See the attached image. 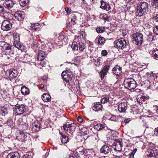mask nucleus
<instances>
[{
  "mask_svg": "<svg viewBox=\"0 0 158 158\" xmlns=\"http://www.w3.org/2000/svg\"><path fill=\"white\" fill-rule=\"evenodd\" d=\"M105 28L103 27H98L96 28V30L98 33H101L103 32L105 30Z\"/></svg>",
  "mask_w": 158,
  "mask_h": 158,
  "instance_id": "34",
  "label": "nucleus"
},
{
  "mask_svg": "<svg viewBox=\"0 0 158 158\" xmlns=\"http://www.w3.org/2000/svg\"><path fill=\"white\" fill-rule=\"evenodd\" d=\"M35 26L36 25H35V24H34V26H32V29L35 31H37L38 30V28L37 27H35Z\"/></svg>",
  "mask_w": 158,
  "mask_h": 158,
  "instance_id": "57",
  "label": "nucleus"
},
{
  "mask_svg": "<svg viewBox=\"0 0 158 158\" xmlns=\"http://www.w3.org/2000/svg\"><path fill=\"white\" fill-rule=\"evenodd\" d=\"M5 12V10L3 8V6H0V14L2 13H4Z\"/></svg>",
  "mask_w": 158,
  "mask_h": 158,
  "instance_id": "48",
  "label": "nucleus"
},
{
  "mask_svg": "<svg viewBox=\"0 0 158 158\" xmlns=\"http://www.w3.org/2000/svg\"><path fill=\"white\" fill-rule=\"evenodd\" d=\"M65 10L67 13H70L71 11V9L68 7H67L65 8Z\"/></svg>",
  "mask_w": 158,
  "mask_h": 158,
  "instance_id": "50",
  "label": "nucleus"
},
{
  "mask_svg": "<svg viewBox=\"0 0 158 158\" xmlns=\"http://www.w3.org/2000/svg\"><path fill=\"white\" fill-rule=\"evenodd\" d=\"M154 133L156 136H158V127L155 129Z\"/></svg>",
  "mask_w": 158,
  "mask_h": 158,
  "instance_id": "51",
  "label": "nucleus"
},
{
  "mask_svg": "<svg viewBox=\"0 0 158 158\" xmlns=\"http://www.w3.org/2000/svg\"><path fill=\"white\" fill-rule=\"evenodd\" d=\"M102 18L104 20L108 21H110L112 19L111 17L110 16H107L106 14L103 15Z\"/></svg>",
  "mask_w": 158,
  "mask_h": 158,
  "instance_id": "38",
  "label": "nucleus"
},
{
  "mask_svg": "<svg viewBox=\"0 0 158 158\" xmlns=\"http://www.w3.org/2000/svg\"><path fill=\"white\" fill-rule=\"evenodd\" d=\"M21 91L23 95L28 94L30 92L29 89L26 86L22 87L21 88Z\"/></svg>",
  "mask_w": 158,
  "mask_h": 158,
  "instance_id": "30",
  "label": "nucleus"
},
{
  "mask_svg": "<svg viewBox=\"0 0 158 158\" xmlns=\"http://www.w3.org/2000/svg\"><path fill=\"white\" fill-rule=\"evenodd\" d=\"M115 42L116 46L119 48H123L127 45L126 41L123 38L119 39Z\"/></svg>",
  "mask_w": 158,
  "mask_h": 158,
  "instance_id": "8",
  "label": "nucleus"
},
{
  "mask_svg": "<svg viewBox=\"0 0 158 158\" xmlns=\"http://www.w3.org/2000/svg\"><path fill=\"white\" fill-rule=\"evenodd\" d=\"M20 135H21L22 137L23 136V138H25V136H26L24 133L23 132L20 133Z\"/></svg>",
  "mask_w": 158,
  "mask_h": 158,
  "instance_id": "62",
  "label": "nucleus"
},
{
  "mask_svg": "<svg viewBox=\"0 0 158 158\" xmlns=\"http://www.w3.org/2000/svg\"><path fill=\"white\" fill-rule=\"evenodd\" d=\"M19 2L20 5L24 7L28 2V0H20Z\"/></svg>",
  "mask_w": 158,
  "mask_h": 158,
  "instance_id": "40",
  "label": "nucleus"
},
{
  "mask_svg": "<svg viewBox=\"0 0 158 158\" xmlns=\"http://www.w3.org/2000/svg\"><path fill=\"white\" fill-rule=\"evenodd\" d=\"M71 18H69L68 22L66 23V25L69 27H71L72 25H74L77 22V17L75 15L72 14L71 15Z\"/></svg>",
  "mask_w": 158,
  "mask_h": 158,
  "instance_id": "9",
  "label": "nucleus"
},
{
  "mask_svg": "<svg viewBox=\"0 0 158 158\" xmlns=\"http://www.w3.org/2000/svg\"><path fill=\"white\" fill-rule=\"evenodd\" d=\"M126 3L129 5H132L135 2L136 0H124Z\"/></svg>",
  "mask_w": 158,
  "mask_h": 158,
  "instance_id": "42",
  "label": "nucleus"
},
{
  "mask_svg": "<svg viewBox=\"0 0 158 158\" xmlns=\"http://www.w3.org/2000/svg\"><path fill=\"white\" fill-rule=\"evenodd\" d=\"M110 119L112 121H115L116 119V118L114 116H112L110 118Z\"/></svg>",
  "mask_w": 158,
  "mask_h": 158,
  "instance_id": "59",
  "label": "nucleus"
},
{
  "mask_svg": "<svg viewBox=\"0 0 158 158\" xmlns=\"http://www.w3.org/2000/svg\"><path fill=\"white\" fill-rule=\"evenodd\" d=\"M29 157L30 156L26 154L24 155L22 158H29Z\"/></svg>",
  "mask_w": 158,
  "mask_h": 158,
  "instance_id": "61",
  "label": "nucleus"
},
{
  "mask_svg": "<svg viewBox=\"0 0 158 158\" xmlns=\"http://www.w3.org/2000/svg\"><path fill=\"white\" fill-rule=\"evenodd\" d=\"M102 105L99 102H96L92 104V108L93 110L96 111H98L102 108Z\"/></svg>",
  "mask_w": 158,
  "mask_h": 158,
  "instance_id": "20",
  "label": "nucleus"
},
{
  "mask_svg": "<svg viewBox=\"0 0 158 158\" xmlns=\"http://www.w3.org/2000/svg\"><path fill=\"white\" fill-rule=\"evenodd\" d=\"M19 155L17 152H14L9 154L7 156V158H19Z\"/></svg>",
  "mask_w": 158,
  "mask_h": 158,
  "instance_id": "28",
  "label": "nucleus"
},
{
  "mask_svg": "<svg viewBox=\"0 0 158 158\" xmlns=\"http://www.w3.org/2000/svg\"><path fill=\"white\" fill-rule=\"evenodd\" d=\"M127 108V105L125 102H122L118 105V109L120 112H124Z\"/></svg>",
  "mask_w": 158,
  "mask_h": 158,
  "instance_id": "19",
  "label": "nucleus"
},
{
  "mask_svg": "<svg viewBox=\"0 0 158 158\" xmlns=\"http://www.w3.org/2000/svg\"><path fill=\"white\" fill-rule=\"evenodd\" d=\"M31 127L33 131L38 132L40 130V125L37 122H33L32 123Z\"/></svg>",
  "mask_w": 158,
  "mask_h": 158,
  "instance_id": "23",
  "label": "nucleus"
},
{
  "mask_svg": "<svg viewBox=\"0 0 158 158\" xmlns=\"http://www.w3.org/2000/svg\"><path fill=\"white\" fill-rule=\"evenodd\" d=\"M64 38V37L63 35H60L58 37V39L59 41H62Z\"/></svg>",
  "mask_w": 158,
  "mask_h": 158,
  "instance_id": "47",
  "label": "nucleus"
},
{
  "mask_svg": "<svg viewBox=\"0 0 158 158\" xmlns=\"http://www.w3.org/2000/svg\"><path fill=\"white\" fill-rule=\"evenodd\" d=\"M148 152V153L147 154L148 156L151 157L152 158H155V156L157 152V150L156 148L149 149Z\"/></svg>",
  "mask_w": 158,
  "mask_h": 158,
  "instance_id": "10",
  "label": "nucleus"
},
{
  "mask_svg": "<svg viewBox=\"0 0 158 158\" xmlns=\"http://www.w3.org/2000/svg\"><path fill=\"white\" fill-rule=\"evenodd\" d=\"M42 99L45 102H48L51 101V97L49 94L44 93L41 97Z\"/></svg>",
  "mask_w": 158,
  "mask_h": 158,
  "instance_id": "27",
  "label": "nucleus"
},
{
  "mask_svg": "<svg viewBox=\"0 0 158 158\" xmlns=\"http://www.w3.org/2000/svg\"><path fill=\"white\" fill-rule=\"evenodd\" d=\"M18 73L17 70L11 69L7 70L6 72V75L10 78H13L16 77Z\"/></svg>",
  "mask_w": 158,
  "mask_h": 158,
  "instance_id": "7",
  "label": "nucleus"
},
{
  "mask_svg": "<svg viewBox=\"0 0 158 158\" xmlns=\"http://www.w3.org/2000/svg\"><path fill=\"white\" fill-rule=\"evenodd\" d=\"M71 47L73 50H77L78 48L77 43L75 41L73 42L71 46Z\"/></svg>",
  "mask_w": 158,
  "mask_h": 158,
  "instance_id": "35",
  "label": "nucleus"
},
{
  "mask_svg": "<svg viewBox=\"0 0 158 158\" xmlns=\"http://www.w3.org/2000/svg\"><path fill=\"white\" fill-rule=\"evenodd\" d=\"M131 121L130 118H127L124 119V122L125 123H128Z\"/></svg>",
  "mask_w": 158,
  "mask_h": 158,
  "instance_id": "56",
  "label": "nucleus"
},
{
  "mask_svg": "<svg viewBox=\"0 0 158 158\" xmlns=\"http://www.w3.org/2000/svg\"><path fill=\"white\" fill-rule=\"evenodd\" d=\"M100 2L101 4L100 7V8L106 11H108L111 9L110 6L107 2L103 0L101 1Z\"/></svg>",
  "mask_w": 158,
  "mask_h": 158,
  "instance_id": "18",
  "label": "nucleus"
},
{
  "mask_svg": "<svg viewBox=\"0 0 158 158\" xmlns=\"http://www.w3.org/2000/svg\"><path fill=\"white\" fill-rule=\"evenodd\" d=\"M109 68L110 66L109 65H105L100 73L99 74L102 80H103L105 76L106 75V73L108 72Z\"/></svg>",
  "mask_w": 158,
  "mask_h": 158,
  "instance_id": "15",
  "label": "nucleus"
},
{
  "mask_svg": "<svg viewBox=\"0 0 158 158\" xmlns=\"http://www.w3.org/2000/svg\"><path fill=\"white\" fill-rule=\"evenodd\" d=\"M93 61L96 65H98L100 64V59L98 58L96 59H93Z\"/></svg>",
  "mask_w": 158,
  "mask_h": 158,
  "instance_id": "43",
  "label": "nucleus"
},
{
  "mask_svg": "<svg viewBox=\"0 0 158 158\" xmlns=\"http://www.w3.org/2000/svg\"><path fill=\"white\" fill-rule=\"evenodd\" d=\"M152 5L154 8H156L158 6V0H152Z\"/></svg>",
  "mask_w": 158,
  "mask_h": 158,
  "instance_id": "36",
  "label": "nucleus"
},
{
  "mask_svg": "<svg viewBox=\"0 0 158 158\" xmlns=\"http://www.w3.org/2000/svg\"><path fill=\"white\" fill-rule=\"evenodd\" d=\"M8 107L7 106H3L2 107H1L0 111V114L2 116H5L8 113Z\"/></svg>",
  "mask_w": 158,
  "mask_h": 158,
  "instance_id": "26",
  "label": "nucleus"
},
{
  "mask_svg": "<svg viewBox=\"0 0 158 158\" xmlns=\"http://www.w3.org/2000/svg\"><path fill=\"white\" fill-rule=\"evenodd\" d=\"M87 154L86 151L83 149L81 151H80L78 154L77 152H76L73 156H71L69 158H80V155H84V156H86Z\"/></svg>",
  "mask_w": 158,
  "mask_h": 158,
  "instance_id": "12",
  "label": "nucleus"
},
{
  "mask_svg": "<svg viewBox=\"0 0 158 158\" xmlns=\"http://www.w3.org/2000/svg\"><path fill=\"white\" fill-rule=\"evenodd\" d=\"M26 110L25 106L23 104L15 105L14 110V113L16 115H21L24 113Z\"/></svg>",
  "mask_w": 158,
  "mask_h": 158,
  "instance_id": "5",
  "label": "nucleus"
},
{
  "mask_svg": "<svg viewBox=\"0 0 158 158\" xmlns=\"http://www.w3.org/2000/svg\"><path fill=\"white\" fill-rule=\"evenodd\" d=\"M97 0H90V4L92 5L97 3Z\"/></svg>",
  "mask_w": 158,
  "mask_h": 158,
  "instance_id": "52",
  "label": "nucleus"
},
{
  "mask_svg": "<svg viewBox=\"0 0 158 158\" xmlns=\"http://www.w3.org/2000/svg\"><path fill=\"white\" fill-rule=\"evenodd\" d=\"M14 16L16 19L19 21H23L24 19L23 12L21 11H18L16 12L14 14Z\"/></svg>",
  "mask_w": 158,
  "mask_h": 158,
  "instance_id": "11",
  "label": "nucleus"
},
{
  "mask_svg": "<svg viewBox=\"0 0 158 158\" xmlns=\"http://www.w3.org/2000/svg\"><path fill=\"white\" fill-rule=\"evenodd\" d=\"M150 5L146 2H140L137 5L136 9L135 14L136 16H141L144 13H147L149 11Z\"/></svg>",
  "mask_w": 158,
  "mask_h": 158,
  "instance_id": "1",
  "label": "nucleus"
},
{
  "mask_svg": "<svg viewBox=\"0 0 158 158\" xmlns=\"http://www.w3.org/2000/svg\"><path fill=\"white\" fill-rule=\"evenodd\" d=\"M147 36V40L150 42L156 39L155 35H153L152 33L149 34Z\"/></svg>",
  "mask_w": 158,
  "mask_h": 158,
  "instance_id": "31",
  "label": "nucleus"
},
{
  "mask_svg": "<svg viewBox=\"0 0 158 158\" xmlns=\"http://www.w3.org/2000/svg\"><path fill=\"white\" fill-rule=\"evenodd\" d=\"M62 78L63 80L66 82L70 81H72V79L74 78L73 75L71 73L70 74H67L66 75L63 76Z\"/></svg>",
  "mask_w": 158,
  "mask_h": 158,
  "instance_id": "25",
  "label": "nucleus"
},
{
  "mask_svg": "<svg viewBox=\"0 0 158 158\" xmlns=\"http://www.w3.org/2000/svg\"><path fill=\"white\" fill-rule=\"evenodd\" d=\"M109 101V98L107 96L101 99V102L103 104Z\"/></svg>",
  "mask_w": 158,
  "mask_h": 158,
  "instance_id": "37",
  "label": "nucleus"
},
{
  "mask_svg": "<svg viewBox=\"0 0 158 158\" xmlns=\"http://www.w3.org/2000/svg\"><path fill=\"white\" fill-rule=\"evenodd\" d=\"M81 1L83 4L86 3L85 0H81Z\"/></svg>",
  "mask_w": 158,
  "mask_h": 158,
  "instance_id": "63",
  "label": "nucleus"
},
{
  "mask_svg": "<svg viewBox=\"0 0 158 158\" xmlns=\"http://www.w3.org/2000/svg\"><path fill=\"white\" fill-rule=\"evenodd\" d=\"M76 126V124L74 123L71 124L67 123L63 125V128L68 136L71 138L73 136V134L75 130Z\"/></svg>",
  "mask_w": 158,
  "mask_h": 158,
  "instance_id": "2",
  "label": "nucleus"
},
{
  "mask_svg": "<svg viewBox=\"0 0 158 158\" xmlns=\"http://www.w3.org/2000/svg\"><path fill=\"white\" fill-rule=\"evenodd\" d=\"M12 26L11 22L8 20H4L2 23L1 28L3 31H8L11 29Z\"/></svg>",
  "mask_w": 158,
  "mask_h": 158,
  "instance_id": "6",
  "label": "nucleus"
},
{
  "mask_svg": "<svg viewBox=\"0 0 158 158\" xmlns=\"http://www.w3.org/2000/svg\"><path fill=\"white\" fill-rule=\"evenodd\" d=\"M19 37L18 36L17 38H16V40L14 41L13 44L15 47L18 49L21 50H23V45L19 41Z\"/></svg>",
  "mask_w": 158,
  "mask_h": 158,
  "instance_id": "16",
  "label": "nucleus"
},
{
  "mask_svg": "<svg viewBox=\"0 0 158 158\" xmlns=\"http://www.w3.org/2000/svg\"><path fill=\"white\" fill-rule=\"evenodd\" d=\"M19 36H19L18 34H13V37L14 38V41H15V40H16V38H17L18 36Z\"/></svg>",
  "mask_w": 158,
  "mask_h": 158,
  "instance_id": "60",
  "label": "nucleus"
},
{
  "mask_svg": "<svg viewBox=\"0 0 158 158\" xmlns=\"http://www.w3.org/2000/svg\"><path fill=\"white\" fill-rule=\"evenodd\" d=\"M153 20L155 22L158 23V14L153 17Z\"/></svg>",
  "mask_w": 158,
  "mask_h": 158,
  "instance_id": "46",
  "label": "nucleus"
},
{
  "mask_svg": "<svg viewBox=\"0 0 158 158\" xmlns=\"http://www.w3.org/2000/svg\"><path fill=\"white\" fill-rule=\"evenodd\" d=\"M152 56L155 59H158V49H155L152 51Z\"/></svg>",
  "mask_w": 158,
  "mask_h": 158,
  "instance_id": "32",
  "label": "nucleus"
},
{
  "mask_svg": "<svg viewBox=\"0 0 158 158\" xmlns=\"http://www.w3.org/2000/svg\"><path fill=\"white\" fill-rule=\"evenodd\" d=\"M111 148H110L109 146L107 145H104L100 149L101 152L105 154H109Z\"/></svg>",
  "mask_w": 158,
  "mask_h": 158,
  "instance_id": "21",
  "label": "nucleus"
},
{
  "mask_svg": "<svg viewBox=\"0 0 158 158\" xmlns=\"http://www.w3.org/2000/svg\"><path fill=\"white\" fill-rule=\"evenodd\" d=\"M79 46H78L79 50L80 52H81L83 51L85 49V47L84 44L82 43H80L78 44Z\"/></svg>",
  "mask_w": 158,
  "mask_h": 158,
  "instance_id": "41",
  "label": "nucleus"
},
{
  "mask_svg": "<svg viewBox=\"0 0 158 158\" xmlns=\"http://www.w3.org/2000/svg\"><path fill=\"white\" fill-rule=\"evenodd\" d=\"M123 85L125 87L128 89H133L136 87V82L134 79L128 78L124 80Z\"/></svg>",
  "mask_w": 158,
  "mask_h": 158,
  "instance_id": "4",
  "label": "nucleus"
},
{
  "mask_svg": "<svg viewBox=\"0 0 158 158\" xmlns=\"http://www.w3.org/2000/svg\"><path fill=\"white\" fill-rule=\"evenodd\" d=\"M12 122H13L11 119L8 120L7 121V123L8 125H10L12 124Z\"/></svg>",
  "mask_w": 158,
  "mask_h": 158,
  "instance_id": "53",
  "label": "nucleus"
},
{
  "mask_svg": "<svg viewBox=\"0 0 158 158\" xmlns=\"http://www.w3.org/2000/svg\"><path fill=\"white\" fill-rule=\"evenodd\" d=\"M138 99H137V100H138V99L140 98H141V101H143L144 99L145 98L144 97H143L142 96H141L140 95H139L138 96Z\"/></svg>",
  "mask_w": 158,
  "mask_h": 158,
  "instance_id": "55",
  "label": "nucleus"
},
{
  "mask_svg": "<svg viewBox=\"0 0 158 158\" xmlns=\"http://www.w3.org/2000/svg\"><path fill=\"white\" fill-rule=\"evenodd\" d=\"M45 55V52L41 50L39 51L38 56L37 58V60L39 61H41L44 58Z\"/></svg>",
  "mask_w": 158,
  "mask_h": 158,
  "instance_id": "24",
  "label": "nucleus"
},
{
  "mask_svg": "<svg viewBox=\"0 0 158 158\" xmlns=\"http://www.w3.org/2000/svg\"><path fill=\"white\" fill-rule=\"evenodd\" d=\"M94 128L97 131H99L104 128V126L102 124L98 123L95 125Z\"/></svg>",
  "mask_w": 158,
  "mask_h": 158,
  "instance_id": "33",
  "label": "nucleus"
},
{
  "mask_svg": "<svg viewBox=\"0 0 158 158\" xmlns=\"http://www.w3.org/2000/svg\"><path fill=\"white\" fill-rule=\"evenodd\" d=\"M62 137L61 138V141L62 143L64 144L67 143L68 141V137L66 136H63V135H62Z\"/></svg>",
  "mask_w": 158,
  "mask_h": 158,
  "instance_id": "39",
  "label": "nucleus"
},
{
  "mask_svg": "<svg viewBox=\"0 0 158 158\" xmlns=\"http://www.w3.org/2000/svg\"><path fill=\"white\" fill-rule=\"evenodd\" d=\"M113 73L117 76L119 75L122 73V68L116 65L112 70Z\"/></svg>",
  "mask_w": 158,
  "mask_h": 158,
  "instance_id": "22",
  "label": "nucleus"
},
{
  "mask_svg": "<svg viewBox=\"0 0 158 158\" xmlns=\"http://www.w3.org/2000/svg\"><path fill=\"white\" fill-rule=\"evenodd\" d=\"M137 150V148H135L134 150L133 151L131 152L130 154L133 155L134 156V154L136 152Z\"/></svg>",
  "mask_w": 158,
  "mask_h": 158,
  "instance_id": "54",
  "label": "nucleus"
},
{
  "mask_svg": "<svg viewBox=\"0 0 158 158\" xmlns=\"http://www.w3.org/2000/svg\"><path fill=\"white\" fill-rule=\"evenodd\" d=\"M142 33L137 32L132 34L131 40L134 44L138 46H140L144 41Z\"/></svg>",
  "mask_w": 158,
  "mask_h": 158,
  "instance_id": "3",
  "label": "nucleus"
},
{
  "mask_svg": "<svg viewBox=\"0 0 158 158\" xmlns=\"http://www.w3.org/2000/svg\"><path fill=\"white\" fill-rule=\"evenodd\" d=\"M0 45L2 47V49L3 51L9 50L11 49V48L12 47V45L6 43L5 41L0 42Z\"/></svg>",
  "mask_w": 158,
  "mask_h": 158,
  "instance_id": "13",
  "label": "nucleus"
},
{
  "mask_svg": "<svg viewBox=\"0 0 158 158\" xmlns=\"http://www.w3.org/2000/svg\"><path fill=\"white\" fill-rule=\"evenodd\" d=\"M77 120L79 122L81 123L83 122V119L81 117H79L77 118Z\"/></svg>",
  "mask_w": 158,
  "mask_h": 158,
  "instance_id": "49",
  "label": "nucleus"
},
{
  "mask_svg": "<svg viewBox=\"0 0 158 158\" xmlns=\"http://www.w3.org/2000/svg\"><path fill=\"white\" fill-rule=\"evenodd\" d=\"M153 32L156 35H158V26H156L154 27Z\"/></svg>",
  "mask_w": 158,
  "mask_h": 158,
  "instance_id": "44",
  "label": "nucleus"
},
{
  "mask_svg": "<svg viewBox=\"0 0 158 158\" xmlns=\"http://www.w3.org/2000/svg\"><path fill=\"white\" fill-rule=\"evenodd\" d=\"M68 74L66 72L63 71L61 74V76L62 77L63 76L66 75V74Z\"/></svg>",
  "mask_w": 158,
  "mask_h": 158,
  "instance_id": "58",
  "label": "nucleus"
},
{
  "mask_svg": "<svg viewBox=\"0 0 158 158\" xmlns=\"http://www.w3.org/2000/svg\"><path fill=\"white\" fill-rule=\"evenodd\" d=\"M107 54V51L105 50H104L102 51V55L103 56H105Z\"/></svg>",
  "mask_w": 158,
  "mask_h": 158,
  "instance_id": "45",
  "label": "nucleus"
},
{
  "mask_svg": "<svg viewBox=\"0 0 158 158\" xmlns=\"http://www.w3.org/2000/svg\"><path fill=\"white\" fill-rule=\"evenodd\" d=\"M114 145L113 148L114 150L118 151H120L122 149V143L120 141L116 140L114 142Z\"/></svg>",
  "mask_w": 158,
  "mask_h": 158,
  "instance_id": "14",
  "label": "nucleus"
},
{
  "mask_svg": "<svg viewBox=\"0 0 158 158\" xmlns=\"http://www.w3.org/2000/svg\"><path fill=\"white\" fill-rule=\"evenodd\" d=\"M134 156L131 154H130V158H134Z\"/></svg>",
  "mask_w": 158,
  "mask_h": 158,
  "instance_id": "64",
  "label": "nucleus"
},
{
  "mask_svg": "<svg viewBox=\"0 0 158 158\" xmlns=\"http://www.w3.org/2000/svg\"><path fill=\"white\" fill-rule=\"evenodd\" d=\"M96 42L99 45L104 44L105 42V38L101 36H99L98 39H95Z\"/></svg>",
  "mask_w": 158,
  "mask_h": 158,
  "instance_id": "29",
  "label": "nucleus"
},
{
  "mask_svg": "<svg viewBox=\"0 0 158 158\" xmlns=\"http://www.w3.org/2000/svg\"><path fill=\"white\" fill-rule=\"evenodd\" d=\"M13 2L10 0H6L3 3V6L5 8L10 9L13 6Z\"/></svg>",
  "mask_w": 158,
  "mask_h": 158,
  "instance_id": "17",
  "label": "nucleus"
}]
</instances>
